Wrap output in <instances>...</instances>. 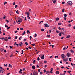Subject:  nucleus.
Here are the masks:
<instances>
[{
    "label": "nucleus",
    "instance_id": "20e7f679",
    "mask_svg": "<svg viewBox=\"0 0 75 75\" xmlns=\"http://www.w3.org/2000/svg\"><path fill=\"white\" fill-rule=\"evenodd\" d=\"M61 56L62 57V58L63 59V58H65L66 57V56L65 55H64V54H62L61 55Z\"/></svg>",
    "mask_w": 75,
    "mask_h": 75
},
{
    "label": "nucleus",
    "instance_id": "338daca9",
    "mask_svg": "<svg viewBox=\"0 0 75 75\" xmlns=\"http://www.w3.org/2000/svg\"><path fill=\"white\" fill-rule=\"evenodd\" d=\"M21 17H22V18H24V16H21Z\"/></svg>",
    "mask_w": 75,
    "mask_h": 75
},
{
    "label": "nucleus",
    "instance_id": "4468645a",
    "mask_svg": "<svg viewBox=\"0 0 75 75\" xmlns=\"http://www.w3.org/2000/svg\"><path fill=\"white\" fill-rule=\"evenodd\" d=\"M27 34H28V33L30 34V32L29 31V30H27Z\"/></svg>",
    "mask_w": 75,
    "mask_h": 75
},
{
    "label": "nucleus",
    "instance_id": "ea45409f",
    "mask_svg": "<svg viewBox=\"0 0 75 75\" xmlns=\"http://www.w3.org/2000/svg\"><path fill=\"white\" fill-rule=\"evenodd\" d=\"M47 61H44V63L45 64V63H47Z\"/></svg>",
    "mask_w": 75,
    "mask_h": 75
},
{
    "label": "nucleus",
    "instance_id": "9d476101",
    "mask_svg": "<svg viewBox=\"0 0 75 75\" xmlns=\"http://www.w3.org/2000/svg\"><path fill=\"white\" fill-rule=\"evenodd\" d=\"M9 67L10 68H12V67H13L12 65H11L10 64H9Z\"/></svg>",
    "mask_w": 75,
    "mask_h": 75
},
{
    "label": "nucleus",
    "instance_id": "2eb2a0df",
    "mask_svg": "<svg viewBox=\"0 0 75 75\" xmlns=\"http://www.w3.org/2000/svg\"><path fill=\"white\" fill-rule=\"evenodd\" d=\"M63 59V61H64V62H66L67 60L65 59Z\"/></svg>",
    "mask_w": 75,
    "mask_h": 75
},
{
    "label": "nucleus",
    "instance_id": "f8f14e48",
    "mask_svg": "<svg viewBox=\"0 0 75 75\" xmlns=\"http://www.w3.org/2000/svg\"><path fill=\"white\" fill-rule=\"evenodd\" d=\"M4 71H3L2 69L0 70V73H3Z\"/></svg>",
    "mask_w": 75,
    "mask_h": 75
},
{
    "label": "nucleus",
    "instance_id": "a211bd4d",
    "mask_svg": "<svg viewBox=\"0 0 75 75\" xmlns=\"http://www.w3.org/2000/svg\"><path fill=\"white\" fill-rule=\"evenodd\" d=\"M30 14V13H29V12H26V13H25V14H27V15H30V14Z\"/></svg>",
    "mask_w": 75,
    "mask_h": 75
},
{
    "label": "nucleus",
    "instance_id": "bb28decb",
    "mask_svg": "<svg viewBox=\"0 0 75 75\" xmlns=\"http://www.w3.org/2000/svg\"><path fill=\"white\" fill-rule=\"evenodd\" d=\"M73 21V20H71V21H68V22H69V23H71V22H72Z\"/></svg>",
    "mask_w": 75,
    "mask_h": 75
},
{
    "label": "nucleus",
    "instance_id": "6ab92c4d",
    "mask_svg": "<svg viewBox=\"0 0 75 75\" xmlns=\"http://www.w3.org/2000/svg\"><path fill=\"white\" fill-rule=\"evenodd\" d=\"M16 13L17 14H19V12H18V10L16 11Z\"/></svg>",
    "mask_w": 75,
    "mask_h": 75
},
{
    "label": "nucleus",
    "instance_id": "8fccbe9b",
    "mask_svg": "<svg viewBox=\"0 0 75 75\" xmlns=\"http://www.w3.org/2000/svg\"><path fill=\"white\" fill-rule=\"evenodd\" d=\"M71 58H69V61H70V62H71Z\"/></svg>",
    "mask_w": 75,
    "mask_h": 75
},
{
    "label": "nucleus",
    "instance_id": "49530a36",
    "mask_svg": "<svg viewBox=\"0 0 75 75\" xmlns=\"http://www.w3.org/2000/svg\"><path fill=\"white\" fill-rule=\"evenodd\" d=\"M56 20H57V21H58V20H59V18H56Z\"/></svg>",
    "mask_w": 75,
    "mask_h": 75
},
{
    "label": "nucleus",
    "instance_id": "3c124183",
    "mask_svg": "<svg viewBox=\"0 0 75 75\" xmlns=\"http://www.w3.org/2000/svg\"><path fill=\"white\" fill-rule=\"evenodd\" d=\"M61 30H62V31H62V30H64V28H62L61 29Z\"/></svg>",
    "mask_w": 75,
    "mask_h": 75
},
{
    "label": "nucleus",
    "instance_id": "f704fd0d",
    "mask_svg": "<svg viewBox=\"0 0 75 75\" xmlns=\"http://www.w3.org/2000/svg\"><path fill=\"white\" fill-rule=\"evenodd\" d=\"M38 71L39 72H41V69H39Z\"/></svg>",
    "mask_w": 75,
    "mask_h": 75
},
{
    "label": "nucleus",
    "instance_id": "b1692460",
    "mask_svg": "<svg viewBox=\"0 0 75 75\" xmlns=\"http://www.w3.org/2000/svg\"><path fill=\"white\" fill-rule=\"evenodd\" d=\"M25 34V31H24L23 32V33L22 34V35H24V34Z\"/></svg>",
    "mask_w": 75,
    "mask_h": 75
},
{
    "label": "nucleus",
    "instance_id": "6e6d98bb",
    "mask_svg": "<svg viewBox=\"0 0 75 75\" xmlns=\"http://www.w3.org/2000/svg\"><path fill=\"white\" fill-rule=\"evenodd\" d=\"M42 72H41L40 73V75H42Z\"/></svg>",
    "mask_w": 75,
    "mask_h": 75
},
{
    "label": "nucleus",
    "instance_id": "dca6fc26",
    "mask_svg": "<svg viewBox=\"0 0 75 75\" xmlns=\"http://www.w3.org/2000/svg\"><path fill=\"white\" fill-rule=\"evenodd\" d=\"M59 73V72L58 71H57L56 72V73L57 74H58Z\"/></svg>",
    "mask_w": 75,
    "mask_h": 75
},
{
    "label": "nucleus",
    "instance_id": "c9c22d12",
    "mask_svg": "<svg viewBox=\"0 0 75 75\" xmlns=\"http://www.w3.org/2000/svg\"><path fill=\"white\" fill-rule=\"evenodd\" d=\"M25 44H26V45H28V43H27V42H25Z\"/></svg>",
    "mask_w": 75,
    "mask_h": 75
},
{
    "label": "nucleus",
    "instance_id": "774afa93",
    "mask_svg": "<svg viewBox=\"0 0 75 75\" xmlns=\"http://www.w3.org/2000/svg\"><path fill=\"white\" fill-rule=\"evenodd\" d=\"M4 52H6V50H4Z\"/></svg>",
    "mask_w": 75,
    "mask_h": 75
},
{
    "label": "nucleus",
    "instance_id": "09e8293b",
    "mask_svg": "<svg viewBox=\"0 0 75 75\" xmlns=\"http://www.w3.org/2000/svg\"><path fill=\"white\" fill-rule=\"evenodd\" d=\"M59 36H61V33H59Z\"/></svg>",
    "mask_w": 75,
    "mask_h": 75
},
{
    "label": "nucleus",
    "instance_id": "864d4df0",
    "mask_svg": "<svg viewBox=\"0 0 75 75\" xmlns=\"http://www.w3.org/2000/svg\"><path fill=\"white\" fill-rule=\"evenodd\" d=\"M7 3L6 2H4V5H5V4H7Z\"/></svg>",
    "mask_w": 75,
    "mask_h": 75
},
{
    "label": "nucleus",
    "instance_id": "de8ad7c7",
    "mask_svg": "<svg viewBox=\"0 0 75 75\" xmlns=\"http://www.w3.org/2000/svg\"><path fill=\"white\" fill-rule=\"evenodd\" d=\"M67 48H66V47H64V48H63V50H66Z\"/></svg>",
    "mask_w": 75,
    "mask_h": 75
},
{
    "label": "nucleus",
    "instance_id": "423d86ee",
    "mask_svg": "<svg viewBox=\"0 0 75 75\" xmlns=\"http://www.w3.org/2000/svg\"><path fill=\"white\" fill-rule=\"evenodd\" d=\"M45 27H49V25H48V24L46 23L45 24Z\"/></svg>",
    "mask_w": 75,
    "mask_h": 75
},
{
    "label": "nucleus",
    "instance_id": "f03ea898",
    "mask_svg": "<svg viewBox=\"0 0 75 75\" xmlns=\"http://www.w3.org/2000/svg\"><path fill=\"white\" fill-rule=\"evenodd\" d=\"M33 75H38V73L37 72L34 71V72H33Z\"/></svg>",
    "mask_w": 75,
    "mask_h": 75
},
{
    "label": "nucleus",
    "instance_id": "e433bc0d",
    "mask_svg": "<svg viewBox=\"0 0 75 75\" xmlns=\"http://www.w3.org/2000/svg\"><path fill=\"white\" fill-rule=\"evenodd\" d=\"M13 57V54H11V56L10 57V58H11Z\"/></svg>",
    "mask_w": 75,
    "mask_h": 75
},
{
    "label": "nucleus",
    "instance_id": "cd10ccee",
    "mask_svg": "<svg viewBox=\"0 0 75 75\" xmlns=\"http://www.w3.org/2000/svg\"><path fill=\"white\" fill-rule=\"evenodd\" d=\"M41 31H44V29L42 28L41 29Z\"/></svg>",
    "mask_w": 75,
    "mask_h": 75
},
{
    "label": "nucleus",
    "instance_id": "58836bf2",
    "mask_svg": "<svg viewBox=\"0 0 75 75\" xmlns=\"http://www.w3.org/2000/svg\"><path fill=\"white\" fill-rule=\"evenodd\" d=\"M6 21H7V23H8V22H9V21H8L7 19H6Z\"/></svg>",
    "mask_w": 75,
    "mask_h": 75
},
{
    "label": "nucleus",
    "instance_id": "2f4dec72",
    "mask_svg": "<svg viewBox=\"0 0 75 75\" xmlns=\"http://www.w3.org/2000/svg\"><path fill=\"white\" fill-rule=\"evenodd\" d=\"M40 58L39 57H38V59H37L38 61H40Z\"/></svg>",
    "mask_w": 75,
    "mask_h": 75
},
{
    "label": "nucleus",
    "instance_id": "bf43d9fd",
    "mask_svg": "<svg viewBox=\"0 0 75 75\" xmlns=\"http://www.w3.org/2000/svg\"><path fill=\"white\" fill-rule=\"evenodd\" d=\"M4 65L5 67H7V64H6V65L5 64H4Z\"/></svg>",
    "mask_w": 75,
    "mask_h": 75
},
{
    "label": "nucleus",
    "instance_id": "ddd939ff",
    "mask_svg": "<svg viewBox=\"0 0 75 75\" xmlns=\"http://www.w3.org/2000/svg\"><path fill=\"white\" fill-rule=\"evenodd\" d=\"M70 37H71V36L69 35L66 37V38H70Z\"/></svg>",
    "mask_w": 75,
    "mask_h": 75
},
{
    "label": "nucleus",
    "instance_id": "680f3d73",
    "mask_svg": "<svg viewBox=\"0 0 75 75\" xmlns=\"http://www.w3.org/2000/svg\"><path fill=\"white\" fill-rule=\"evenodd\" d=\"M8 40H9V39H11V37H9V38H8Z\"/></svg>",
    "mask_w": 75,
    "mask_h": 75
},
{
    "label": "nucleus",
    "instance_id": "f257e3e1",
    "mask_svg": "<svg viewBox=\"0 0 75 75\" xmlns=\"http://www.w3.org/2000/svg\"><path fill=\"white\" fill-rule=\"evenodd\" d=\"M67 3L68 4H69V5H70V6H71V5L72 4V2L71 1H69Z\"/></svg>",
    "mask_w": 75,
    "mask_h": 75
},
{
    "label": "nucleus",
    "instance_id": "1a4fd4ad",
    "mask_svg": "<svg viewBox=\"0 0 75 75\" xmlns=\"http://www.w3.org/2000/svg\"><path fill=\"white\" fill-rule=\"evenodd\" d=\"M65 31H63V32H60V33L61 34H65Z\"/></svg>",
    "mask_w": 75,
    "mask_h": 75
},
{
    "label": "nucleus",
    "instance_id": "c03bdc74",
    "mask_svg": "<svg viewBox=\"0 0 75 75\" xmlns=\"http://www.w3.org/2000/svg\"><path fill=\"white\" fill-rule=\"evenodd\" d=\"M0 39H1V40H4V38H0Z\"/></svg>",
    "mask_w": 75,
    "mask_h": 75
},
{
    "label": "nucleus",
    "instance_id": "473e14b6",
    "mask_svg": "<svg viewBox=\"0 0 75 75\" xmlns=\"http://www.w3.org/2000/svg\"><path fill=\"white\" fill-rule=\"evenodd\" d=\"M67 14H64V17H67Z\"/></svg>",
    "mask_w": 75,
    "mask_h": 75
},
{
    "label": "nucleus",
    "instance_id": "e2e57ef3",
    "mask_svg": "<svg viewBox=\"0 0 75 75\" xmlns=\"http://www.w3.org/2000/svg\"><path fill=\"white\" fill-rule=\"evenodd\" d=\"M15 4H16V3L14 2L13 3V6H14V5H15Z\"/></svg>",
    "mask_w": 75,
    "mask_h": 75
},
{
    "label": "nucleus",
    "instance_id": "c756f323",
    "mask_svg": "<svg viewBox=\"0 0 75 75\" xmlns=\"http://www.w3.org/2000/svg\"><path fill=\"white\" fill-rule=\"evenodd\" d=\"M20 29L21 30H24V29H23V28H20Z\"/></svg>",
    "mask_w": 75,
    "mask_h": 75
},
{
    "label": "nucleus",
    "instance_id": "0eeeda50",
    "mask_svg": "<svg viewBox=\"0 0 75 75\" xmlns=\"http://www.w3.org/2000/svg\"><path fill=\"white\" fill-rule=\"evenodd\" d=\"M23 45V42H21V44H19V46H20V47H21V46Z\"/></svg>",
    "mask_w": 75,
    "mask_h": 75
},
{
    "label": "nucleus",
    "instance_id": "a18cd8bd",
    "mask_svg": "<svg viewBox=\"0 0 75 75\" xmlns=\"http://www.w3.org/2000/svg\"><path fill=\"white\" fill-rule=\"evenodd\" d=\"M0 69H3L4 71H5L4 69H3V67H1L0 66Z\"/></svg>",
    "mask_w": 75,
    "mask_h": 75
},
{
    "label": "nucleus",
    "instance_id": "a878e982",
    "mask_svg": "<svg viewBox=\"0 0 75 75\" xmlns=\"http://www.w3.org/2000/svg\"><path fill=\"white\" fill-rule=\"evenodd\" d=\"M50 72V71H47L46 74H48Z\"/></svg>",
    "mask_w": 75,
    "mask_h": 75
},
{
    "label": "nucleus",
    "instance_id": "72a5a7b5",
    "mask_svg": "<svg viewBox=\"0 0 75 75\" xmlns=\"http://www.w3.org/2000/svg\"><path fill=\"white\" fill-rule=\"evenodd\" d=\"M4 40H5V41H6V42L8 40V39H5Z\"/></svg>",
    "mask_w": 75,
    "mask_h": 75
},
{
    "label": "nucleus",
    "instance_id": "13d9d810",
    "mask_svg": "<svg viewBox=\"0 0 75 75\" xmlns=\"http://www.w3.org/2000/svg\"><path fill=\"white\" fill-rule=\"evenodd\" d=\"M35 60H34L33 61V64H34V63H35Z\"/></svg>",
    "mask_w": 75,
    "mask_h": 75
},
{
    "label": "nucleus",
    "instance_id": "79ce46f5",
    "mask_svg": "<svg viewBox=\"0 0 75 75\" xmlns=\"http://www.w3.org/2000/svg\"><path fill=\"white\" fill-rule=\"evenodd\" d=\"M10 28V27H8L7 28V30H9Z\"/></svg>",
    "mask_w": 75,
    "mask_h": 75
},
{
    "label": "nucleus",
    "instance_id": "c85d7f7f",
    "mask_svg": "<svg viewBox=\"0 0 75 75\" xmlns=\"http://www.w3.org/2000/svg\"><path fill=\"white\" fill-rule=\"evenodd\" d=\"M58 25H60L61 24H62V23H58Z\"/></svg>",
    "mask_w": 75,
    "mask_h": 75
},
{
    "label": "nucleus",
    "instance_id": "9b49d317",
    "mask_svg": "<svg viewBox=\"0 0 75 75\" xmlns=\"http://www.w3.org/2000/svg\"><path fill=\"white\" fill-rule=\"evenodd\" d=\"M32 68L33 69H35V66H32Z\"/></svg>",
    "mask_w": 75,
    "mask_h": 75
},
{
    "label": "nucleus",
    "instance_id": "603ef678",
    "mask_svg": "<svg viewBox=\"0 0 75 75\" xmlns=\"http://www.w3.org/2000/svg\"><path fill=\"white\" fill-rule=\"evenodd\" d=\"M21 38H22V37H20L19 38V40H21Z\"/></svg>",
    "mask_w": 75,
    "mask_h": 75
},
{
    "label": "nucleus",
    "instance_id": "7ed1b4c3",
    "mask_svg": "<svg viewBox=\"0 0 75 75\" xmlns=\"http://www.w3.org/2000/svg\"><path fill=\"white\" fill-rule=\"evenodd\" d=\"M22 21H23L22 20V19H21L20 20L18 21V23H18L17 21H16V23H17L18 24H20V22H22Z\"/></svg>",
    "mask_w": 75,
    "mask_h": 75
},
{
    "label": "nucleus",
    "instance_id": "412c9836",
    "mask_svg": "<svg viewBox=\"0 0 75 75\" xmlns=\"http://www.w3.org/2000/svg\"><path fill=\"white\" fill-rule=\"evenodd\" d=\"M70 52L72 53H74V50H70Z\"/></svg>",
    "mask_w": 75,
    "mask_h": 75
},
{
    "label": "nucleus",
    "instance_id": "69168bd1",
    "mask_svg": "<svg viewBox=\"0 0 75 75\" xmlns=\"http://www.w3.org/2000/svg\"><path fill=\"white\" fill-rule=\"evenodd\" d=\"M59 30H61V28L60 27H59Z\"/></svg>",
    "mask_w": 75,
    "mask_h": 75
},
{
    "label": "nucleus",
    "instance_id": "4be33fe9",
    "mask_svg": "<svg viewBox=\"0 0 75 75\" xmlns=\"http://www.w3.org/2000/svg\"><path fill=\"white\" fill-rule=\"evenodd\" d=\"M72 72V71H67L68 73H70V72Z\"/></svg>",
    "mask_w": 75,
    "mask_h": 75
},
{
    "label": "nucleus",
    "instance_id": "37998d69",
    "mask_svg": "<svg viewBox=\"0 0 75 75\" xmlns=\"http://www.w3.org/2000/svg\"><path fill=\"white\" fill-rule=\"evenodd\" d=\"M64 11H65V9H63L62 10V12H64Z\"/></svg>",
    "mask_w": 75,
    "mask_h": 75
},
{
    "label": "nucleus",
    "instance_id": "4c0bfd02",
    "mask_svg": "<svg viewBox=\"0 0 75 75\" xmlns=\"http://www.w3.org/2000/svg\"><path fill=\"white\" fill-rule=\"evenodd\" d=\"M15 8H17L18 7V6L17 5H16L15 6Z\"/></svg>",
    "mask_w": 75,
    "mask_h": 75
},
{
    "label": "nucleus",
    "instance_id": "5701e85b",
    "mask_svg": "<svg viewBox=\"0 0 75 75\" xmlns=\"http://www.w3.org/2000/svg\"><path fill=\"white\" fill-rule=\"evenodd\" d=\"M37 34H36V33H35L34 37H35H35H36V36H37Z\"/></svg>",
    "mask_w": 75,
    "mask_h": 75
},
{
    "label": "nucleus",
    "instance_id": "a19ab883",
    "mask_svg": "<svg viewBox=\"0 0 75 75\" xmlns=\"http://www.w3.org/2000/svg\"><path fill=\"white\" fill-rule=\"evenodd\" d=\"M55 57V58H58V56H56Z\"/></svg>",
    "mask_w": 75,
    "mask_h": 75
},
{
    "label": "nucleus",
    "instance_id": "5fc2aeb1",
    "mask_svg": "<svg viewBox=\"0 0 75 75\" xmlns=\"http://www.w3.org/2000/svg\"><path fill=\"white\" fill-rule=\"evenodd\" d=\"M30 40H31V38H32V37L31 36H30Z\"/></svg>",
    "mask_w": 75,
    "mask_h": 75
},
{
    "label": "nucleus",
    "instance_id": "39448f33",
    "mask_svg": "<svg viewBox=\"0 0 75 75\" xmlns=\"http://www.w3.org/2000/svg\"><path fill=\"white\" fill-rule=\"evenodd\" d=\"M67 56L68 57H69L70 56V54L69 53H67Z\"/></svg>",
    "mask_w": 75,
    "mask_h": 75
},
{
    "label": "nucleus",
    "instance_id": "052dcab7",
    "mask_svg": "<svg viewBox=\"0 0 75 75\" xmlns=\"http://www.w3.org/2000/svg\"><path fill=\"white\" fill-rule=\"evenodd\" d=\"M56 32L57 33H58V34L59 33V31H58V30H56Z\"/></svg>",
    "mask_w": 75,
    "mask_h": 75
},
{
    "label": "nucleus",
    "instance_id": "7c9ffc66",
    "mask_svg": "<svg viewBox=\"0 0 75 75\" xmlns=\"http://www.w3.org/2000/svg\"><path fill=\"white\" fill-rule=\"evenodd\" d=\"M22 53H21V54H23V53H24V51L23 50H22Z\"/></svg>",
    "mask_w": 75,
    "mask_h": 75
},
{
    "label": "nucleus",
    "instance_id": "0e129e2a",
    "mask_svg": "<svg viewBox=\"0 0 75 75\" xmlns=\"http://www.w3.org/2000/svg\"><path fill=\"white\" fill-rule=\"evenodd\" d=\"M19 73L20 74H22V72L21 71H19Z\"/></svg>",
    "mask_w": 75,
    "mask_h": 75
},
{
    "label": "nucleus",
    "instance_id": "f3484780",
    "mask_svg": "<svg viewBox=\"0 0 75 75\" xmlns=\"http://www.w3.org/2000/svg\"><path fill=\"white\" fill-rule=\"evenodd\" d=\"M56 1L57 0H54V1H53V3H54V4H55Z\"/></svg>",
    "mask_w": 75,
    "mask_h": 75
},
{
    "label": "nucleus",
    "instance_id": "aec40b11",
    "mask_svg": "<svg viewBox=\"0 0 75 75\" xmlns=\"http://www.w3.org/2000/svg\"><path fill=\"white\" fill-rule=\"evenodd\" d=\"M14 45H18V44H16V42H15Z\"/></svg>",
    "mask_w": 75,
    "mask_h": 75
},
{
    "label": "nucleus",
    "instance_id": "393cba45",
    "mask_svg": "<svg viewBox=\"0 0 75 75\" xmlns=\"http://www.w3.org/2000/svg\"><path fill=\"white\" fill-rule=\"evenodd\" d=\"M31 45H32L33 46H35V43H34L33 44Z\"/></svg>",
    "mask_w": 75,
    "mask_h": 75
},
{
    "label": "nucleus",
    "instance_id": "6e6552de",
    "mask_svg": "<svg viewBox=\"0 0 75 75\" xmlns=\"http://www.w3.org/2000/svg\"><path fill=\"white\" fill-rule=\"evenodd\" d=\"M41 59H44V56L43 55V56L41 57Z\"/></svg>",
    "mask_w": 75,
    "mask_h": 75
},
{
    "label": "nucleus",
    "instance_id": "4d7b16f0",
    "mask_svg": "<svg viewBox=\"0 0 75 75\" xmlns=\"http://www.w3.org/2000/svg\"><path fill=\"white\" fill-rule=\"evenodd\" d=\"M50 73H51V74H52L53 72H52V71L51 70L50 71Z\"/></svg>",
    "mask_w": 75,
    "mask_h": 75
}]
</instances>
